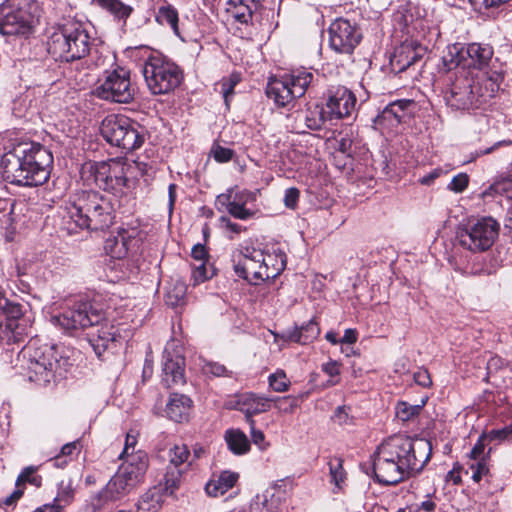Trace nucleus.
I'll return each mask as SVG.
<instances>
[{
    "instance_id": "obj_1",
    "label": "nucleus",
    "mask_w": 512,
    "mask_h": 512,
    "mask_svg": "<svg viewBox=\"0 0 512 512\" xmlns=\"http://www.w3.org/2000/svg\"><path fill=\"white\" fill-rule=\"evenodd\" d=\"M52 167L51 151L33 141L14 144L0 159L3 180L17 187L32 188L45 184Z\"/></svg>"
},
{
    "instance_id": "obj_2",
    "label": "nucleus",
    "mask_w": 512,
    "mask_h": 512,
    "mask_svg": "<svg viewBox=\"0 0 512 512\" xmlns=\"http://www.w3.org/2000/svg\"><path fill=\"white\" fill-rule=\"evenodd\" d=\"M53 320L70 334L85 331L86 340L98 357L116 341V330L103 310L88 301L75 302Z\"/></svg>"
},
{
    "instance_id": "obj_3",
    "label": "nucleus",
    "mask_w": 512,
    "mask_h": 512,
    "mask_svg": "<svg viewBox=\"0 0 512 512\" xmlns=\"http://www.w3.org/2000/svg\"><path fill=\"white\" fill-rule=\"evenodd\" d=\"M65 209L69 219L80 229L104 230L113 224L115 218L111 199L95 190L74 193Z\"/></svg>"
},
{
    "instance_id": "obj_4",
    "label": "nucleus",
    "mask_w": 512,
    "mask_h": 512,
    "mask_svg": "<svg viewBox=\"0 0 512 512\" xmlns=\"http://www.w3.org/2000/svg\"><path fill=\"white\" fill-rule=\"evenodd\" d=\"M21 353L27 360L28 380L38 386L45 387L55 382L57 377L63 378L67 371L69 359L63 357L54 345L40 344L39 340L31 339Z\"/></svg>"
},
{
    "instance_id": "obj_5",
    "label": "nucleus",
    "mask_w": 512,
    "mask_h": 512,
    "mask_svg": "<svg viewBox=\"0 0 512 512\" xmlns=\"http://www.w3.org/2000/svg\"><path fill=\"white\" fill-rule=\"evenodd\" d=\"M91 45V37L81 23L66 21L48 37L47 51L57 61L73 62L85 58Z\"/></svg>"
},
{
    "instance_id": "obj_6",
    "label": "nucleus",
    "mask_w": 512,
    "mask_h": 512,
    "mask_svg": "<svg viewBox=\"0 0 512 512\" xmlns=\"http://www.w3.org/2000/svg\"><path fill=\"white\" fill-rule=\"evenodd\" d=\"M323 82V76L317 71L297 68L279 78H270L266 86V95L278 107H289L297 98L313 91Z\"/></svg>"
},
{
    "instance_id": "obj_7",
    "label": "nucleus",
    "mask_w": 512,
    "mask_h": 512,
    "mask_svg": "<svg viewBox=\"0 0 512 512\" xmlns=\"http://www.w3.org/2000/svg\"><path fill=\"white\" fill-rule=\"evenodd\" d=\"M380 447L409 478L419 474L432 455L431 442L425 438L394 436Z\"/></svg>"
},
{
    "instance_id": "obj_8",
    "label": "nucleus",
    "mask_w": 512,
    "mask_h": 512,
    "mask_svg": "<svg viewBox=\"0 0 512 512\" xmlns=\"http://www.w3.org/2000/svg\"><path fill=\"white\" fill-rule=\"evenodd\" d=\"M130 169L131 165L121 158L89 161L82 165L80 175L87 185L94 184L106 192L121 196L129 188L127 173Z\"/></svg>"
},
{
    "instance_id": "obj_9",
    "label": "nucleus",
    "mask_w": 512,
    "mask_h": 512,
    "mask_svg": "<svg viewBox=\"0 0 512 512\" xmlns=\"http://www.w3.org/2000/svg\"><path fill=\"white\" fill-rule=\"evenodd\" d=\"M100 133L110 145L125 153L139 149L146 140L145 128L122 114L107 115L101 122Z\"/></svg>"
},
{
    "instance_id": "obj_10",
    "label": "nucleus",
    "mask_w": 512,
    "mask_h": 512,
    "mask_svg": "<svg viewBox=\"0 0 512 512\" xmlns=\"http://www.w3.org/2000/svg\"><path fill=\"white\" fill-rule=\"evenodd\" d=\"M142 73L148 89L154 95L174 91L184 79L180 66L160 54L150 55L145 60Z\"/></svg>"
},
{
    "instance_id": "obj_11",
    "label": "nucleus",
    "mask_w": 512,
    "mask_h": 512,
    "mask_svg": "<svg viewBox=\"0 0 512 512\" xmlns=\"http://www.w3.org/2000/svg\"><path fill=\"white\" fill-rule=\"evenodd\" d=\"M271 256H265L260 249L246 247L237 256H233L235 274L252 285H258L268 279H275L283 270L284 263L280 261L276 271H269Z\"/></svg>"
},
{
    "instance_id": "obj_12",
    "label": "nucleus",
    "mask_w": 512,
    "mask_h": 512,
    "mask_svg": "<svg viewBox=\"0 0 512 512\" xmlns=\"http://www.w3.org/2000/svg\"><path fill=\"white\" fill-rule=\"evenodd\" d=\"M33 5L29 0H5L0 4V33L28 37L35 26Z\"/></svg>"
},
{
    "instance_id": "obj_13",
    "label": "nucleus",
    "mask_w": 512,
    "mask_h": 512,
    "mask_svg": "<svg viewBox=\"0 0 512 512\" xmlns=\"http://www.w3.org/2000/svg\"><path fill=\"white\" fill-rule=\"evenodd\" d=\"M499 229V223L495 219L483 217L460 227L456 239L464 249L483 252L492 247L499 236Z\"/></svg>"
},
{
    "instance_id": "obj_14",
    "label": "nucleus",
    "mask_w": 512,
    "mask_h": 512,
    "mask_svg": "<svg viewBox=\"0 0 512 512\" xmlns=\"http://www.w3.org/2000/svg\"><path fill=\"white\" fill-rule=\"evenodd\" d=\"M130 75V71L123 67L106 71L104 80L95 88L94 95L105 101L130 103L136 94V88L131 83Z\"/></svg>"
},
{
    "instance_id": "obj_15",
    "label": "nucleus",
    "mask_w": 512,
    "mask_h": 512,
    "mask_svg": "<svg viewBox=\"0 0 512 512\" xmlns=\"http://www.w3.org/2000/svg\"><path fill=\"white\" fill-rule=\"evenodd\" d=\"M472 73L457 75L444 94L446 104L454 110H469L480 107Z\"/></svg>"
},
{
    "instance_id": "obj_16",
    "label": "nucleus",
    "mask_w": 512,
    "mask_h": 512,
    "mask_svg": "<svg viewBox=\"0 0 512 512\" xmlns=\"http://www.w3.org/2000/svg\"><path fill=\"white\" fill-rule=\"evenodd\" d=\"M362 39L355 24L344 18H338L330 24L329 43L337 53L351 55Z\"/></svg>"
},
{
    "instance_id": "obj_17",
    "label": "nucleus",
    "mask_w": 512,
    "mask_h": 512,
    "mask_svg": "<svg viewBox=\"0 0 512 512\" xmlns=\"http://www.w3.org/2000/svg\"><path fill=\"white\" fill-rule=\"evenodd\" d=\"M325 110L330 119L349 117L356 109L355 94L343 85H331L325 94Z\"/></svg>"
},
{
    "instance_id": "obj_18",
    "label": "nucleus",
    "mask_w": 512,
    "mask_h": 512,
    "mask_svg": "<svg viewBox=\"0 0 512 512\" xmlns=\"http://www.w3.org/2000/svg\"><path fill=\"white\" fill-rule=\"evenodd\" d=\"M375 479L383 485H396L409 478L380 446L372 456Z\"/></svg>"
},
{
    "instance_id": "obj_19",
    "label": "nucleus",
    "mask_w": 512,
    "mask_h": 512,
    "mask_svg": "<svg viewBox=\"0 0 512 512\" xmlns=\"http://www.w3.org/2000/svg\"><path fill=\"white\" fill-rule=\"evenodd\" d=\"M484 433L478 438L477 442L468 454V461L464 473L471 477V479L479 483L483 477L490 475L489 468V455H484L486 441Z\"/></svg>"
},
{
    "instance_id": "obj_20",
    "label": "nucleus",
    "mask_w": 512,
    "mask_h": 512,
    "mask_svg": "<svg viewBox=\"0 0 512 512\" xmlns=\"http://www.w3.org/2000/svg\"><path fill=\"white\" fill-rule=\"evenodd\" d=\"M134 487L125 480L119 472L109 480L106 486L95 494L92 504L95 508L100 509L109 501H115L128 494Z\"/></svg>"
},
{
    "instance_id": "obj_21",
    "label": "nucleus",
    "mask_w": 512,
    "mask_h": 512,
    "mask_svg": "<svg viewBox=\"0 0 512 512\" xmlns=\"http://www.w3.org/2000/svg\"><path fill=\"white\" fill-rule=\"evenodd\" d=\"M185 359L177 354L173 356L167 349L163 353L162 382L166 387L185 383Z\"/></svg>"
},
{
    "instance_id": "obj_22",
    "label": "nucleus",
    "mask_w": 512,
    "mask_h": 512,
    "mask_svg": "<svg viewBox=\"0 0 512 512\" xmlns=\"http://www.w3.org/2000/svg\"><path fill=\"white\" fill-rule=\"evenodd\" d=\"M148 468V457L143 451H137L136 454H131L127 462L124 463L117 472L131 483V486L136 487L143 481L145 473Z\"/></svg>"
},
{
    "instance_id": "obj_23",
    "label": "nucleus",
    "mask_w": 512,
    "mask_h": 512,
    "mask_svg": "<svg viewBox=\"0 0 512 512\" xmlns=\"http://www.w3.org/2000/svg\"><path fill=\"white\" fill-rule=\"evenodd\" d=\"M475 78V90L480 106L487 103L493 98L500 89V84L503 80V76L496 72H481L474 76Z\"/></svg>"
},
{
    "instance_id": "obj_24",
    "label": "nucleus",
    "mask_w": 512,
    "mask_h": 512,
    "mask_svg": "<svg viewBox=\"0 0 512 512\" xmlns=\"http://www.w3.org/2000/svg\"><path fill=\"white\" fill-rule=\"evenodd\" d=\"M493 50L488 45L471 43L464 45V68L467 69H483L491 60Z\"/></svg>"
},
{
    "instance_id": "obj_25",
    "label": "nucleus",
    "mask_w": 512,
    "mask_h": 512,
    "mask_svg": "<svg viewBox=\"0 0 512 512\" xmlns=\"http://www.w3.org/2000/svg\"><path fill=\"white\" fill-rule=\"evenodd\" d=\"M0 309L7 317L6 327L11 331L14 341H20L22 335L27 334L25 324L20 323L22 317L21 304L4 299V302H0ZM22 322H25V320L22 319Z\"/></svg>"
},
{
    "instance_id": "obj_26",
    "label": "nucleus",
    "mask_w": 512,
    "mask_h": 512,
    "mask_svg": "<svg viewBox=\"0 0 512 512\" xmlns=\"http://www.w3.org/2000/svg\"><path fill=\"white\" fill-rule=\"evenodd\" d=\"M192 406L193 401L188 396L173 393L166 404L165 413L172 421L181 423L188 420Z\"/></svg>"
},
{
    "instance_id": "obj_27",
    "label": "nucleus",
    "mask_w": 512,
    "mask_h": 512,
    "mask_svg": "<svg viewBox=\"0 0 512 512\" xmlns=\"http://www.w3.org/2000/svg\"><path fill=\"white\" fill-rule=\"evenodd\" d=\"M420 57L416 49L410 44H402L395 49L390 57V69L393 73L399 74L417 62Z\"/></svg>"
},
{
    "instance_id": "obj_28",
    "label": "nucleus",
    "mask_w": 512,
    "mask_h": 512,
    "mask_svg": "<svg viewBox=\"0 0 512 512\" xmlns=\"http://www.w3.org/2000/svg\"><path fill=\"white\" fill-rule=\"evenodd\" d=\"M416 109V102L412 99H399L389 103L382 111L380 117L384 120L395 121L397 124L405 122Z\"/></svg>"
},
{
    "instance_id": "obj_29",
    "label": "nucleus",
    "mask_w": 512,
    "mask_h": 512,
    "mask_svg": "<svg viewBox=\"0 0 512 512\" xmlns=\"http://www.w3.org/2000/svg\"><path fill=\"white\" fill-rule=\"evenodd\" d=\"M320 334V327L314 319L300 327H294L292 330H287L283 334V339L290 342L299 343L302 345L313 342Z\"/></svg>"
},
{
    "instance_id": "obj_30",
    "label": "nucleus",
    "mask_w": 512,
    "mask_h": 512,
    "mask_svg": "<svg viewBox=\"0 0 512 512\" xmlns=\"http://www.w3.org/2000/svg\"><path fill=\"white\" fill-rule=\"evenodd\" d=\"M239 479L237 472L229 470L222 471L217 479L210 480L206 486L205 491L209 496L219 497L225 494L228 490L232 489Z\"/></svg>"
},
{
    "instance_id": "obj_31",
    "label": "nucleus",
    "mask_w": 512,
    "mask_h": 512,
    "mask_svg": "<svg viewBox=\"0 0 512 512\" xmlns=\"http://www.w3.org/2000/svg\"><path fill=\"white\" fill-rule=\"evenodd\" d=\"M216 203L219 210L224 208L232 217L239 220H248L255 215L254 211L232 200V190L218 195Z\"/></svg>"
},
{
    "instance_id": "obj_32",
    "label": "nucleus",
    "mask_w": 512,
    "mask_h": 512,
    "mask_svg": "<svg viewBox=\"0 0 512 512\" xmlns=\"http://www.w3.org/2000/svg\"><path fill=\"white\" fill-rule=\"evenodd\" d=\"M135 242L136 239L133 236H131L127 231H122L106 241L105 249L113 258L121 259L128 254Z\"/></svg>"
},
{
    "instance_id": "obj_33",
    "label": "nucleus",
    "mask_w": 512,
    "mask_h": 512,
    "mask_svg": "<svg viewBox=\"0 0 512 512\" xmlns=\"http://www.w3.org/2000/svg\"><path fill=\"white\" fill-rule=\"evenodd\" d=\"M274 398L256 393H247L242 397L243 410L248 417L270 410Z\"/></svg>"
},
{
    "instance_id": "obj_34",
    "label": "nucleus",
    "mask_w": 512,
    "mask_h": 512,
    "mask_svg": "<svg viewBox=\"0 0 512 512\" xmlns=\"http://www.w3.org/2000/svg\"><path fill=\"white\" fill-rule=\"evenodd\" d=\"M464 45L455 43L447 47L446 52L442 56L443 67L446 71L458 69V75L470 73L464 68Z\"/></svg>"
},
{
    "instance_id": "obj_35",
    "label": "nucleus",
    "mask_w": 512,
    "mask_h": 512,
    "mask_svg": "<svg viewBox=\"0 0 512 512\" xmlns=\"http://www.w3.org/2000/svg\"><path fill=\"white\" fill-rule=\"evenodd\" d=\"M301 116L305 127L310 130H320L326 121L331 120L325 108L320 105L308 107Z\"/></svg>"
},
{
    "instance_id": "obj_36",
    "label": "nucleus",
    "mask_w": 512,
    "mask_h": 512,
    "mask_svg": "<svg viewBox=\"0 0 512 512\" xmlns=\"http://www.w3.org/2000/svg\"><path fill=\"white\" fill-rule=\"evenodd\" d=\"M156 22L160 25H167L169 26L175 36L180 38L181 40H184L181 36L178 22H179V16L177 9L172 6L171 4L163 5L158 8L157 14L155 16Z\"/></svg>"
},
{
    "instance_id": "obj_37",
    "label": "nucleus",
    "mask_w": 512,
    "mask_h": 512,
    "mask_svg": "<svg viewBox=\"0 0 512 512\" xmlns=\"http://www.w3.org/2000/svg\"><path fill=\"white\" fill-rule=\"evenodd\" d=\"M225 440L230 451L236 455L245 454L250 449L247 436L239 429H229L225 432Z\"/></svg>"
},
{
    "instance_id": "obj_38",
    "label": "nucleus",
    "mask_w": 512,
    "mask_h": 512,
    "mask_svg": "<svg viewBox=\"0 0 512 512\" xmlns=\"http://www.w3.org/2000/svg\"><path fill=\"white\" fill-rule=\"evenodd\" d=\"M99 7L108 11L118 20L126 21L133 8L124 4L121 0H93Z\"/></svg>"
},
{
    "instance_id": "obj_39",
    "label": "nucleus",
    "mask_w": 512,
    "mask_h": 512,
    "mask_svg": "<svg viewBox=\"0 0 512 512\" xmlns=\"http://www.w3.org/2000/svg\"><path fill=\"white\" fill-rule=\"evenodd\" d=\"M427 397L421 400L420 404L411 405L407 402H398L396 406V416L399 420L406 422L411 420L413 417L420 414L423 407L426 405Z\"/></svg>"
},
{
    "instance_id": "obj_40",
    "label": "nucleus",
    "mask_w": 512,
    "mask_h": 512,
    "mask_svg": "<svg viewBox=\"0 0 512 512\" xmlns=\"http://www.w3.org/2000/svg\"><path fill=\"white\" fill-rule=\"evenodd\" d=\"M86 57H88L86 59L87 65L93 68L105 67L115 59V57L110 55L108 51L104 53L103 50L93 49L92 47L89 54Z\"/></svg>"
},
{
    "instance_id": "obj_41",
    "label": "nucleus",
    "mask_w": 512,
    "mask_h": 512,
    "mask_svg": "<svg viewBox=\"0 0 512 512\" xmlns=\"http://www.w3.org/2000/svg\"><path fill=\"white\" fill-rule=\"evenodd\" d=\"M160 496L152 491L144 493L137 503L139 512H157L160 508Z\"/></svg>"
},
{
    "instance_id": "obj_42",
    "label": "nucleus",
    "mask_w": 512,
    "mask_h": 512,
    "mask_svg": "<svg viewBox=\"0 0 512 512\" xmlns=\"http://www.w3.org/2000/svg\"><path fill=\"white\" fill-rule=\"evenodd\" d=\"M269 492L262 496L257 495L256 500L250 506V512H279V505L274 500L268 499Z\"/></svg>"
},
{
    "instance_id": "obj_43",
    "label": "nucleus",
    "mask_w": 512,
    "mask_h": 512,
    "mask_svg": "<svg viewBox=\"0 0 512 512\" xmlns=\"http://www.w3.org/2000/svg\"><path fill=\"white\" fill-rule=\"evenodd\" d=\"M269 387L275 392H285L289 389L290 380L282 369H278L268 377Z\"/></svg>"
},
{
    "instance_id": "obj_44",
    "label": "nucleus",
    "mask_w": 512,
    "mask_h": 512,
    "mask_svg": "<svg viewBox=\"0 0 512 512\" xmlns=\"http://www.w3.org/2000/svg\"><path fill=\"white\" fill-rule=\"evenodd\" d=\"M36 471L37 467H25L17 477L15 485L19 487L23 486L25 483H29L31 485H34L35 487H40L42 484V477L39 475H35Z\"/></svg>"
},
{
    "instance_id": "obj_45",
    "label": "nucleus",
    "mask_w": 512,
    "mask_h": 512,
    "mask_svg": "<svg viewBox=\"0 0 512 512\" xmlns=\"http://www.w3.org/2000/svg\"><path fill=\"white\" fill-rule=\"evenodd\" d=\"M74 499V490L70 485L61 487L53 499V502L50 503L53 507H60V512H64V509L69 506Z\"/></svg>"
},
{
    "instance_id": "obj_46",
    "label": "nucleus",
    "mask_w": 512,
    "mask_h": 512,
    "mask_svg": "<svg viewBox=\"0 0 512 512\" xmlns=\"http://www.w3.org/2000/svg\"><path fill=\"white\" fill-rule=\"evenodd\" d=\"M254 10L248 3H244V0H238V3L234 4L233 17L241 24H248L252 20Z\"/></svg>"
},
{
    "instance_id": "obj_47",
    "label": "nucleus",
    "mask_w": 512,
    "mask_h": 512,
    "mask_svg": "<svg viewBox=\"0 0 512 512\" xmlns=\"http://www.w3.org/2000/svg\"><path fill=\"white\" fill-rule=\"evenodd\" d=\"M215 270L212 265H209L208 261L201 262L192 271V279L194 285L205 282L206 280L213 277Z\"/></svg>"
},
{
    "instance_id": "obj_48",
    "label": "nucleus",
    "mask_w": 512,
    "mask_h": 512,
    "mask_svg": "<svg viewBox=\"0 0 512 512\" xmlns=\"http://www.w3.org/2000/svg\"><path fill=\"white\" fill-rule=\"evenodd\" d=\"M307 394H302L299 397L285 396L274 398L275 407L282 413L290 414L298 407L299 398L303 399Z\"/></svg>"
},
{
    "instance_id": "obj_49",
    "label": "nucleus",
    "mask_w": 512,
    "mask_h": 512,
    "mask_svg": "<svg viewBox=\"0 0 512 512\" xmlns=\"http://www.w3.org/2000/svg\"><path fill=\"white\" fill-rule=\"evenodd\" d=\"M81 449L80 441H72L62 446L60 454L57 455L53 461L56 467H64L67 465V460H62L63 457H70L74 453L79 452Z\"/></svg>"
},
{
    "instance_id": "obj_50",
    "label": "nucleus",
    "mask_w": 512,
    "mask_h": 512,
    "mask_svg": "<svg viewBox=\"0 0 512 512\" xmlns=\"http://www.w3.org/2000/svg\"><path fill=\"white\" fill-rule=\"evenodd\" d=\"M190 456V451L185 444L175 445L169 451L170 464L177 468L184 464Z\"/></svg>"
},
{
    "instance_id": "obj_51",
    "label": "nucleus",
    "mask_w": 512,
    "mask_h": 512,
    "mask_svg": "<svg viewBox=\"0 0 512 512\" xmlns=\"http://www.w3.org/2000/svg\"><path fill=\"white\" fill-rule=\"evenodd\" d=\"M329 470L332 482L335 483L336 486H340V484L344 481L346 473L343 468V461L341 458H335L329 463Z\"/></svg>"
},
{
    "instance_id": "obj_52",
    "label": "nucleus",
    "mask_w": 512,
    "mask_h": 512,
    "mask_svg": "<svg viewBox=\"0 0 512 512\" xmlns=\"http://www.w3.org/2000/svg\"><path fill=\"white\" fill-rule=\"evenodd\" d=\"M340 367L341 364L334 360H330L327 363L322 364V371L331 377V379L327 381V386H335L339 384L340 379L337 377L341 373Z\"/></svg>"
},
{
    "instance_id": "obj_53",
    "label": "nucleus",
    "mask_w": 512,
    "mask_h": 512,
    "mask_svg": "<svg viewBox=\"0 0 512 512\" xmlns=\"http://www.w3.org/2000/svg\"><path fill=\"white\" fill-rule=\"evenodd\" d=\"M489 442L503 441L512 439V422L502 429H493L488 433H484Z\"/></svg>"
},
{
    "instance_id": "obj_54",
    "label": "nucleus",
    "mask_w": 512,
    "mask_h": 512,
    "mask_svg": "<svg viewBox=\"0 0 512 512\" xmlns=\"http://www.w3.org/2000/svg\"><path fill=\"white\" fill-rule=\"evenodd\" d=\"M211 153L215 161L219 163L229 162L234 156V151L232 149L221 145H213Z\"/></svg>"
},
{
    "instance_id": "obj_55",
    "label": "nucleus",
    "mask_w": 512,
    "mask_h": 512,
    "mask_svg": "<svg viewBox=\"0 0 512 512\" xmlns=\"http://www.w3.org/2000/svg\"><path fill=\"white\" fill-rule=\"evenodd\" d=\"M468 183V175L465 173H459L452 178L451 182L448 184V189L455 193H461L467 188Z\"/></svg>"
},
{
    "instance_id": "obj_56",
    "label": "nucleus",
    "mask_w": 512,
    "mask_h": 512,
    "mask_svg": "<svg viewBox=\"0 0 512 512\" xmlns=\"http://www.w3.org/2000/svg\"><path fill=\"white\" fill-rule=\"evenodd\" d=\"M186 294V286L183 283L175 285L173 290L167 293V303L171 306H177Z\"/></svg>"
},
{
    "instance_id": "obj_57",
    "label": "nucleus",
    "mask_w": 512,
    "mask_h": 512,
    "mask_svg": "<svg viewBox=\"0 0 512 512\" xmlns=\"http://www.w3.org/2000/svg\"><path fill=\"white\" fill-rule=\"evenodd\" d=\"M511 144H512V141H510V140H501V141L494 143L490 147L476 149L474 152L471 153L470 161H474L481 156L490 154L502 146H510Z\"/></svg>"
},
{
    "instance_id": "obj_58",
    "label": "nucleus",
    "mask_w": 512,
    "mask_h": 512,
    "mask_svg": "<svg viewBox=\"0 0 512 512\" xmlns=\"http://www.w3.org/2000/svg\"><path fill=\"white\" fill-rule=\"evenodd\" d=\"M338 150L342 156L350 157L352 153L353 140L348 134H339V139H336Z\"/></svg>"
},
{
    "instance_id": "obj_59",
    "label": "nucleus",
    "mask_w": 512,
    "mask_h": 512,
    "mask_svg": "<svg viewBox=\"0 0 512 512\" xmlns=\"http://www.w3.org/2000/svg\"><path fill=\"white\" fill-rule=\"evenodd\" d=\"M203 370L206 374H211L215 377L230 376L228 369L217 362H207L203 366Z\"/></svg>"
},
{
    "instance_id": "obj_60",
    "label": "nucleus",
    "mask_w": 512,
    "mask_h": 512,
    "mask_svg": "<svg viewBox=\"0 0 512 512\" xmlns=\"http://www.w3.org/2000/svg\"><path fill=\"white\" fill-rule=\"evenodd\" d=\"M510 0H470V3L479 12L490 8H496L508 3Z\"/></svg>"
},
{
    "instance_id": "obj_61",
    "label": "nucleus",
    "mask_w": 512,
    "mask_h": 512,
    "mask_svg": "<svg viewBox=\"0 0 512 512\" xmlns=\"http://www.w3.org/2000/svg\"><path fill=\"white\" fill-rule=\"evenodd\" d=\"M413 380L417 385L423 388H428L432 385L431 376L428 370L424 368H419L413 373Z\"/></svg>"
},
{
    "instance_id": "obj_62",
    "label": "nucleus",
    "mask_w": 512,
    "mask_h": 512,
    "mask_svg": "<svg viewBox=\"0 0 512 512\" xmlns=\"http://www.w3.org/2000/svg\"><path fill=\"white\" fill-rule=\"evenodd\" d=\"M237 83H238L237 77H235V78L231 77L229 79H224L221 83L223 98H224V101L227 106L229 105L230 96H232L234 94V87Z\"/></svg>"
},
{
    "instance_id": "obj_63",
    "label": "nucleus",
    "mask_w": 512,
    "mask_h": 512,
    "mask_svg": "<svg viewBox=\"0 0 512 512\" xmlns=\"http://www.w3.org/2000/svg\"><path fill=\"white\" fill-rule=\"evenodd\" d=\"M300 192L297 188L291 187L285 191L284 203L287 208L294 209L299 200Z\"/></svg>"
},
{
    "instance_id": "obj_64",
    "label": "nucleus",
    "mask_w": 512,
    "mask_h": 512,
    "mask_svg": "<svg viewBox=\"0 0 512 512\" xmlns=\"http://www.w3.org/2000/svg\"><path fill=\"white\" fill-rule=\"evenodd\" d=\"M219 221L226 230L230 231L233 234H240L245 230L243 226L235 222H232L230 218H228L227 216H221Z\"/></svg>"
}]
</instances>
